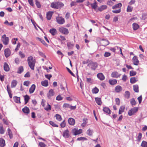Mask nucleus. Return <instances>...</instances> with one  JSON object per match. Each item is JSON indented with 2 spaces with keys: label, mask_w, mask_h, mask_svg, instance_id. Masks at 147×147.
Instances as JSON below:
<instances>
[{
  "label": "nucleus",
  "mask_w": 147,
  "mask_h": 147,
  "mask_svg": "<svg viewBox=\"0 0 147 147\" xmlns=\"http://www.w3.org/2000/svg\"><path fill=\"white\" fill-rule=\"evenodd\" d=\"M27 61L29 66L30 68L33 70L34 69V67L35 63V60L31 56L28 57L27 59Z\"/></svg>",
  "instance_id": "obj_1"
},
{
  "label": "nucleus",
  "mask_w": 147,
  "mask_h": 147,
  "mask_svg": "<svg viewBox=\"0 0 147 147\" xmlns=\"http://www.w3.org/2000/svg\"><path fill=\"white\" fill-rule=\"evenodd\" d=\"M138 110V107H134L129 110L128 111V115L129 116H131L136 113Z\"/></svg>",
  "instance_id": "obj_2"
},
{
  "label": "nucleus",
  "mask_w": 147,
  "mask_h": 147,
  "mask_svg": "<svg viewBox=\"0 0 147 147\" xmlns=\"http://www.w3.org/2000/svg\"><path fill=\"white\" fill-rule=\"evenodd\" d=\"M88 66L91 68L92 70L94 71L98 67V64L96 62H92L88 63Z\"/></svg>",
  "instance_id": "obj_3"
},
{
  "label": "nucleus",
  "mask_w": 147,
  "mask_h": 147,
  "mask_svg": "<svg viewBox=\"0 0 147 147\" xmlns=\"http://www.w3.org/2000/svg\"><path fill=\"white\" fill-rule=\"evenodd\" d=\"M59 30L60 32L65 34H67L69 33L68 29L64 27L59 28Z\"/></svg>",
  "instance_id": "obj_4"
},
{
  "label": "nucleus",
  "mask_w": 147,
  "mask_h": 147,
  "mask_svg": "<svg viewBox=\"0 0 147 147\" xmlns=\"http://www.w3.org/2000/svg\"><path fill=\"white\" fill-rule=\"evenodd\" d=\"M2 41L4 44L5 45H7L9 43V38L8 37H6L5 34H4L2 37Z\"/></svg>",
  "instance_id": "obj_5"
},
{
  "label": "nucleus",
  "mask_w": 147,
  "mask_h": 147,
  "mask_svg": "<svg viewBox=\"0 0 147 147\" xmlns=\"http://www.w3.org/2000/svg\"><path fill=\"white\" fill-rule=\"evenodd\" d=\"M56 21L58 24H62L65 22L64 19L61 17H57L56 18Z\"/></svg>",
  "instance_id": "obj_6"
},
{
  "label": "nucleus",
  "mask_w": 147,
  "mask_h": 147,
  "mask_svg": "<svg viewBox=\"0 0 147 147\" xmlns=\"http://www.w3.org/2000/svg\"><path fill=\"white\" fill-rule=\"evenodd\" d=\"M100 43L102 46L105 47L109 45V42L108 40L104 39L101 40Z\"/></svg>",
  "instance_id": "obj_7"
},
{
  "label": "nucleus",
  "mask_w": 147,
  "mask_h": 147,
  "mask_svg": "<svg viewBox=\"0 0 147 147\" xmlns=\"http://www.w3.org/2000/svg\"><path fill=\"white\" fill-rule=\"evenodd\" d=\"M4 54L6 58L8 57L11 55V52L10 50L8 48L4 50Z\"/></svg>",
  "instance_id": "obj_8"
},
{
  "label": "nucleus",
  "mask_w": 147,
  "mask_h": 147,
  "mask_svg": "<svg viewBox=\"0 0 147 147\" xmlns=\"http://www.w3.org/2000/svg\"><path fill=\"white\" fill-rule=\"evenodd\" d=\"M72 132L75 135H76L80 134L82 132V130L81 129L78 130L76 128H75L72 130Z\"/></svg>",
  "instance_id": "obj_9"
},
{
  "label": "nucleus",
  "mask_w": 147,
  "mask_h": 147,
  "mask_svg": "<svg viewBox=\"0 0 147 147\" xmlns=\"http://www.w3.org/2000/svg\"><path fill=\"white\" fill-rule=\"evenodd\" d=\"M132 60L133 63L134 65H138L139 61L136 56H134L132 59Z\"/></svg>",
  "instance_id": "obj_10"
},
{
  "label": "nucleus",
  "mask_w": 147,
  "mask_h": 147,
  "mask_svg": "<svg viewBox=\"0 0 147 147\" xmlns=\"http://www.w3.org/2000/svg\"><path fill=\"white\" fill-rule=\"evenodd\" d=\"M63 136L65 138H68L69 136V131L68 129L65 130L63 132Z\"/></svg>",
  "instance_id": "obj_11"
},
{
  "label": "nucleus",
  "mask_w": 147,
  "mask_h": 147,
  "mask_svg": "<svg viewBox=\"0 0 147 147\" xmlns=\"http://www.w3.org/2000/svg\"><path fill=\"white\" fill-rule=\"evenodd\" d=\"M54 94V92L52 89H50L47 94V97L49 99H50L51 97L53 96Z\"/></svg>",
  "instance_id": "obj_12"
},
{
  "label": "nucleus",
  "mask_w": 147,
  "mask_h": 147,
  "mask_svg": "<svg viewBox=\"0 0 147 147\" xmlns=\"http://www.w3.org/2000/svg\"><path fill=\"white\" fill-rule=\"evenodd\" d=\"M68 121L69 124L71 125H74L75 123V120L72 118H69Z\"/></svg>",
  "instance_id": "obj_13"
},
{
  "label": "nucleus",
  "mask_w": 147,
  "mask_h": 147,
  "mask_svg": "<svg viewBox=\"0 0 147 147\" xmlns=\"http://www.w3.org/2000/svg\"><path fill=\"white\" fill-rule=\"evenodd\" d=\"M97 76V78L100 80H103L105 79V77L102 73H99L98 74Z\"/></svg>",
  "instance_id": "obj_14"
},
{
  "label": "nucleus",
  "mask_w": 147,
  "mask_h": 147,
  "mask_svg": "<svg viewBox=\"0 0 147 147\" xmlns=\"http://www.w3.org/2000/svg\"><path fill=\"white\" fill-rule=\"evenodd\" d=\"M58 2H53L51 3V7L53 8L57 9L58 7Z\"/></svg>",
  "instance_id": "obj_15"
},
{
  "label": "nucleus",
  "mask_w": 147,
  "mask_h": 147,
  "mask_svg": "<svg viewBox=\"0 0 147 147\" xmlns=\"http://www.w3.org/2000/svg\"><path fill=\"white\" fill-rule=\"evenodd\" d=\"M36 88L35 85L34 84H32L30 88L29 91L30 94L32 93L34 91Z\"/></svg>",
  "instance_id": "obj_16"
},
{
  "label": "nucleus",
  "mask_w": 147,
  "mask_h": 147,
  "mask_svg": "<svg viewBox=\"0 0 147 147\" xmlns=\"http://www.w3.org/2000/svg\"><path fill=\"white\" fill-rule=\"evenodd\" d=\"M121 3H119L113 6L112 7V9H119V8H121Z\"/></svg>",
  "instance_id": "obj_17"
},
{
  "label": "nucleus",
  "mask_w": 147,
  "mask_h": 147,
  "mask_svg": "<svg viewBox=\"0 0 147 147\" xmlns=\"http://www.w3.org/2000/svg\"><path fill=\"white\" fill-rule=\"evenodd\" d=\"M4 69L5 71H8L9 70V66L7 63L5 62L4 63Z\"/></svg>",
  "instance_id": "obj_18"
},
{
  "label": "nucleus",
  "mask_w": 147,
  "mask_h": 147,
  "mask_svg": "<svg viewBox=\"0 0 147 147\" xmlns=\"http://www.w3.org/2000/svg\"><path fill=\"white\" fill-rule=\"evenodd\" d=\"M115 90L117 92H119L122 90V88L120 86L118 85L115 87Z\"/></svg>",
  "instance_id": "obj_19"
},
{
  "label": "nucleus",
  "mask_w": 147,
  "mask_h": 147,
  "mask_svg": "<svg viewBox=\"0 0 147 147\" xmlns=\"http://www.w3.org/2000/svg\"><path fill=\"white\" fill-rule=\"evenodd\" d=\"M53 12L49 11L47 14V18L48 20H50L53 13Z\"/></svg>",
  "instance_id": "obj_20"
},
{
  "label": "nucleus",
  "mask_w": 147,
  "mask_h": 147,
  "mask_svg": "<svg viewBox=\"0 0 147 147\" xmlns=\"http://www.w3.org/2000/svg\"><path fill=\"white\" fill-rule=\"evenodd\" d=\"M14 101L15 102L18 103H20V98L16 96H15L13 97Z\"/></svg>",
  "instance_id": "obj_21"
},
{
  "label": "nucleus",
  "mask_w": 147,
  "mask_h": 147,
  "mask_svg": "<svg viewBox=\"0 0 147 147\" xmlns=\"http://www.w3.org/2000/svg\"><path fill=\"white\" fill-rule=\"evenodd\" d=\"M125 109V107L124 106H121L119 109V115L121 114L124 112Z\"/></svg>",
  "instance_id": "obj_22"
},
{
  "label": "nucleus",
  "mask_w": 147,
  "mask_h": 147,
  "mask_svg": "<svg viewBox=\"0 0 147 147\" xmlns=\"http://www.w3.org/2000/svg\"><path fill=\"white\" fill-rule=\"evenodd\" d=\"M103 111L109 114H111V110L109 109L108 107H104L103 109Z\"/></svg>",
  "instance_id": "obj_23"
},
{
  "label": "nucleus",
  "mask_w": 147,
  "mask_h": 147,
  "mask_svg": "<svg viewBox=\"0 0 147 147\" xmlns=\"http://www.w3.org/2000/svg\"><path fill=\"white\" fill-rule=\"evenodd\" d=\"M23 112L25 113L28 114L29 113V108L27 107H25L22 109Z\"/></svg>",
  "instance_id": "obj_24"
},
{
  "label": "nucleus",
  "mask_w": 147,
  "mask_h": 147,
  "mask_svg": "<svg viewBox=\"0 0 147 147\" xmlns=\"http://www.w3.org/2000/svg\"><path fill=\"white\" fill-rule=\"evenodd\" d=\"M138 81V79L136 77H132L131 78L130 82L131 84H134Z\"/></svg>",
  "instance_id": "obj_25"
},
{
  "label": "nucleus",
  "mask_w": 147,
  "mask_h": 147,
  "mask_svg": "<svg viewBox=\"0 0 147 147\" xmlns=\"http://www.w3.org/2000/svg\"><path fill=\"white\" fill-rule=\"evenodd\" d=\"M49 32L53 35H55L57 33V30L55 28L50 29Z\"/></svg>",
  "instance_id": "obj_26"
},
{
  "label": "nucleus",
  "mask_w": 147,
  "mask_h": 147,
  "mask_svg": "<svg viewBox=\"0 0 147 147\" xmlns=\"http://www.w3.org/2000/svg\"><path fill=\"white\" fill-rule=\"evenodd\" d=\"M107 8V5H103L99 7L98 8V10L100 11H102L103 10L106 9Z\"/></svg>",
  "instance_id": "obj_27"
},
{
  "label": "nucleus",
  "mask_w": 147,
  "mask_h": 147,
  "mask_svg": "<svg viewBox=\"0 0 147 147\" xmlns=\"http://www.w3.org/2000/svg\"><path fill=\"white\" fill-rule=\"evenodd\" d=\"M109 84L111 85H114L117 83V80L116 79L110 80H109Z\"/></svg>",
  "instance_id": "obj_28"
},
{
  "label": "nucleus",
  "mask_w": 147,
  "mask_h": 147,
  "mask_svg": "<svg viewBox=\"0 0 147 147\" xmlns=\"http://www.w3.org/2000/svg\"><path fill=\"white\" fill-rule=\"evenodd\" d=\"M96 103L98 105H101L102 104V102L101 98H95Z\"/></svg>",
  "instance_id": "obj_29"
},
{
  "label": "nucleus",
  "mask_w": 147,
  "mask_h": 147,
  "mask_svg": "<svg viewBox=\"0 0 147 147\" xmlns=\"http://www.w3.org/2000/svg\"><path fill=\"white\" fill-rule=\"evenodd\" d=\"M133 29L134 30H137L139 28V25L137 24L134 23L132 24Z\"/></svg>",
  "instance_id": "obj_30"
},
{
  "label": "nucleus",
  "mask_w": 147,
  "mask_h": 147,
  "mask_svg": "<svg viewBox=\"0 0 147 147\" xmlns=\"http://www.w3.org/2000/svg\"><path fill=\"white\" fill-rule=\"evenodd\" d=\"M17 84V81L16 80H13L12 81L11 83V87L13 88L16 86Z\"/></svg>",
  "instance_id": "obj_31"
},
{
  "label": "nucleus",
  "mask_w": 147,
  "mask_h": 147,
  "mask_svg": "<svg viewBox=\"0 0 147 147\" xmlns=\"http://www.w3.org/2000/svg\"><path fill=\"white\" fill-rule=\"evenodd\" d=\"M5 145V141L2 138L0 139V146L4 147Z\"/></svg>",
  "instance_id": "obj_32"
},
{
  "label": "nucleus",
  "mask_w": 147,
  "mask_h": 147,
  "mask_svg": "<svg viewBox=\"0 0 147 147\" xmlns=\"http://www.w3.org/2000/svg\"><path fill=\"white\" fill-rule=\"evenodd\" d=\"M42 85L44 86H47L48 85V82L47 80H45L41 82Z\"/></svg>",
  "instance_id": "obj_33"
},
{
  "label": "nucleus",
  "mask_w": 147,
  "mask_h": 147,
  "mask_svg": "<svg viewBox=\"0 0 147 147\" xmlns=\"http://www.w3.org/2000/svg\"><path fill=\"white\" fill-rule=\"evenodd\" d=\"M138 86L137 85H135L133 86V89L134 91L136 92H139Z\"/></svg>",
  "instance_id": "obj_34"
},
{
  "label": "nucleus",
  "mask_w": 147,
  "mask_h": 147,
  "mask_svg": "<svg viewBox=\"0 0 147 147\" xmlns=\"http://www.w3.org/2000/svg\"><path fill=\"white\" fill-rule=\"evenodd\" d=\"M118 73L117 72H113L111 74V76L113 78H117L118 77Z\"/></svg>",
  "instance_id": "obj_35"
},
{
  "label": "nucleus",
  "mask_w": 147,
  "mask_h": 147,
  "mask_svg": "<svg viewBox=\"0 0 147 147\" xmlns=\"http://www.w3.org/2000/svg\"><path fill=\"white\" fill-rule=\"evenodd\" d=\"M24 98L25 104H26L28 101V100L30 99V97L27 95L24 96Z\"/></svg>",
  "instance_id": "obj_36"
},
{
  "label": "nucleus",
  "mask_w": 147,
  "mask_h": 147,
  "mask_svg": "<svg viewBox=\"0 0 147 147\" xmlns=\"http://www.w3.org/2000/svg\"><path fill=\"white\" fill-rule=\"evenodd\" d=\"M23 70L24 68L23 67L21 66L18 68L17 73L19 74H21L23 71Z\"/></svg>",
  "instance_id": "obj_37"
},
{
  "label": "nucleus",
  "mask_w": 147,
  "mask_h": 147,
  "mask_svg": "<svg viewBox=\"0 0 147 147\" xmlns=\"http://www.w3.org/2000/svg\"><path fill=\"white\" fill-rule=\"evenodd\" d=\"M7 131L8 133V134L9 136V138L10 139L12 138H13V135L10 129L8 128L7 129Z\"/></svg>",
  "instance_id": "obj_38"
},
{
  "label": "nucleus",
  "mask_w": 147,
  "mask_h": 147,
  "mask_svg": "<svg viewBox=\"0 0 147 147\" xmlns=\"http://www.w3.org/2000/svg\"><path fill=\"white\" fill-rule=\"evenodd\" d=\"M130 103L132 106L135 105L136 104V102L134 99V98H132L131 100Z\"/></svg>",
  "instance_id": "obj_39"
},
{
  "label": "nucleus",
  "mask_w": 147,
  "mask_h": 147,
  "mask_svg": "<svg viewBox=\"0 0 147 147\" xmlns=\"http://www.w3.org/2000/svg\"><path fill=\"white\" fill-rule=\"evenodd\" d=\"M142 147H147V142L143 141L141 145Z\"/></svg>",
  "instance_id": "obj_40"
},
{
  "label": "nucleus",
  "mask_w": 147,
  "mask_h": 147,
  "mask_svg": "<svg viewBox=\"0 0 147 147\" xmlns=\"http://www.w3.org/2000/svg\"><path fill=\"white\" fill-rule=\"evenodd\" d=\"M44 109L47 111L51 110V106L48 103L47 105L44 108Z\"/></svg>",
  "instance_id": "obj_41"
},
{
  "label": "nucleus",
  "mask_w": 147,
  "mask_h": 147,
  "mask_svg": "<svg viewBox=\"0 0 147 147\" xmlns=\"http://www.w3.org/2000/svg\"><path fill=\"white\" fill-rule=\"evenodd\" d=\"M130 92L127 91H126L125 92V96L127 98H129L130 97Z\"/></svg>",
  "instance_id": "obj_42"
},
{
  "label": "nucleus",
  "mask_w": 147,
  "mask_h": 147,
  "mask_svg": "<svg viewBox=\"0 0 147 147\" xmlns=\"http://www.w3.org/2000/svg\"><path fill=\"white\" fill-rule=\"evenodd\" d=\"M71 105L67 103H64L63 106V107L64 108H69L70 109Z\"/></svg>",
  "instance_id": "obj_43"
},
{
  "label": "nucleus",
  "mask_w": 147,
  "mask_h": 147,
  "mask_svg": "<svg viewBox=\"0 0 147 147\" xmlns=\"http://www.w3.org/2000/svg\"><path fill=\"white\" fill-rule=\"evenodd\" d=\"M56 119L59 121H60L62 120L61 116L59 114H56L55 115Z\"/></svg>",
  "instance_id": "obj_44"
},
{
  "label": "nucleus",
  "mask_w": 147,
  "mask_h": 147,
  "mask_svg": "<svg viewBox=\"0 0 147 147\" xmlns=\"http://www.w3.org/2000/svg\"><path fill=\"white\" fill-rule=\"evenodd\" d=\"M142 137V134L141 133H139L138 134V136L137 137V140L138 142H139L141 140Z\"/></svg>",
  "instance_id": "obj_45"
},
{
  "label": "nucleus",
  "mask_w": 147,
  "mask_h": 147,
  "mask_svg": "<svg viewBox=\"0 0 147 147\" xmlns=\"http://www.w3.org/2000/svg\"><path fill=\"white\" fill-rule=\"evenodd\" d=\"M133 9V7L131 6L128 5L127 6V12H131Z\"/></svg>",
  "instance_id": "obj_46"
},
{
  "label": "nucleus",
  "mask_w": 147,
  "mask_h": 147,
  "mask_svg": "<svg viewBox=\"0 0 147 147\" xmlns=\"http://www.w3.org/2000/svg\"><path fill=\"white\" fill-rule=\"evenodd\" d=\"M93 132V131L92 130L88 129L87 131V134L89 136H91Z\"/></svg>",
  "instance_id": "obj_47"
},
{
  "label": "nucleus",
  "mask_w": 147,
  "mask_h": 147,
  "mask_svg": "<svg viewBox=\"0 0 147 147\" xmlns=\"http://www.w3.org/2000/svg\"><path fill=\"white\" fill-rule=\"evenodd\" d=\"M91 5L92 7L95 9H96L97 7V3L96 2L91 4Z\"/></svg>",
  "instance_id": "obj_48"
},
{
  "label": "nucleus",
  "mask_w": 147,
  "mask_h": 147,
  "mask_svg": "<svg viewBox=\"0 0 147 147\" xmlns=\"http://www.w3.org/2000/svg\"><path fill=\"white\" fill-rule=\"evenodd\" d=\"M87 138L85 137H81L80 138H77V140L78 141H84L86 140H87Z\"/></svg>",
  "instance_id": "obj_49"
},
{
  "label": "nucleus",
  "mask_w": 147,
  "mask_h": 147,
  "mask_svg": "<svg viewBox=\"0 0 147 147\" xmlns=\"http://www.w3.org/2000/svg\"><path fill=\"white\" fill-rule=\"evenodd\" d=\"M99 90L96 87L94 88L92 90V92L93 93L96 94L98 92Z\"/></svg>",
  "instance_id": "obj_50"
},
{
  "label": "nucleus",
  "mask_w": 147,
  "mask_h": 147,
  "mask_svg": "<svg viewBox=\"0 0 147 147\" xmlns=\"http://www.w3.org/2000/svg\"><path fill=\"white\" fill-rule=\"evenodd\" d=\"M35 4L38 8H40L41 7V5L39 2L38 0H35Z\"/></svg>",
  "instance_id": "obj_51"
},
{
  "label": "nucleus",
  "mask_w": 147,
  "mask_h": 147,
  "mask_svg": "<svg viewBox=\"0 0 147 147\" xmlns=\"http://www.w3.org/2000/svg\"><path fill=\"white\" fill-rule=\"evenodd\" d=\"M49 123L53 127H58V125H56L55 123L53 121H49Z\"/></svg>",
  "instance_id": "obj_52"
},
{
  "label": "nucleus",
  "mask_w": 147,
  "mask_h": 147,
  "mask_svg": "<svg viewBox=\"0 0 147 147\" xmlns=\"http://www.w3.org/2000/svg\"><path fill=\"white\" fill-rule=\"evenodd\" d=\"M121 11V8H119V9L116 10H113L112 11V12L115 13H119Z\"/></svg>",
  "instance_id": "obj_53"
},
{
  "label": "nucleus",
  "mask_w": 147,
  "mask_h": 147,
  "mask_svg": "<svg viewBox=\"0 0 147 147\" xmlns=\"http://www.w3.org/2000/svg\"><path fill=\"white\" fill-rule=\"evenodd\" d=\"M19 55L21 58H24L25 57L24 54L21 51L19 52Z\"/></svg>",
  "instance_id": "obj_54"
},
{
  "label": "nucleus",
  "mask_w": 147,
  "mask_h": 147,
  "mask_svg": "<svg viewBox=\"0 0 147 147\" xmlns=\"http://www.w3.org/2000/svg\"><path fill=\"white\" fill-rule=\"evenodd\" d=\"M136 74V72L134 71H131L130 72V76H133L135 75Z\"/></svg>",
  "instance_id": "obj_55"
},
{
  "label": "nucleus",
  "mask_w": 147,
  "mask_h": 147,
  "mask_svg": "<svg viewBox=\"0 0 147 147\" xmlns=\"http://www.w3.org/2000/svg\"><path fill=\"white\" fill-rule=\"evenodd\" d=\"M30 84V82L29 81H25L24 82V85L26 86H28Z\"/></svg>",
  "instance_id": "obj_56"
},
{
  "label": "nucleus",
  "mask_w": 147,
  "mask_h": 147,
  "mask_svg": "<svg viewBox=\"0 0 147 147\" xmlns=\"http://www.w3.org/2000/svg\"><path fill=\"white\" fill-rule=\"evenodd\" d=\"M63 98L62 97L61 95H58L56 98V100H62Z\"/></svg>",
  "instance_id": "obj_57"
},
{
  "label": "nucleus",
  "mask_w": 147,
  "mask_h": 147,
  "mask_svg": "<svg viewBox=\"0 0 147 147\" xmlns=\"http://www.w3.org/2000/svg\"><path fill=\"white\" fill-rule=\"evenodd\" d=\"M7 90L10 98H11V97L10 96V95L11 94V91L8 87V85L7 86Z\"/></svg>",
  "instance_id": "obj_58"
},
{
  "label": "nucleus",
  "mask_w": 147,
  "mask_h": 147,
  "mask_svg": "<svg viewBox=\"0 0 147 147\" xmlns=\"http://www.w3.org/2000/svg\"><path fill=\"white\" fill-rule=\"evenodd\" d=\"M38 53L39 54L40 56H41V57H42L44 58H46V56L45 55V54L44 53H42L41 52L39 51L38 52Z\"/></svg>",
  "instance_id": "obj_59"
},
{
  "label": "nucleus",
  "mask_w": 147,
  "mask_h": 147,
  "mask_svg": "<svg viewBox=\"0 0 147 147\" xmlns=\"http://www.w3.org/2000/svg\"><path fill=\"white\" fill-rule=\"evenodd\" d=\"M60 126L62 128H63L65 126V120H64L60 124Z\"/></svg>",
  "instance_id": "obj_60"
},
{
  "label": "nucleus",
  "mask_w": 147,
  "mask_h": 147,
  "mask_svg": "<svg viewBox=\"0 0 147 147\" xmlns=\"http://www.w3.org/2000/svg\"><path fill=\"white\" fill-rule=\"evenodd\" d=\"M0 132L1 134H3L4 133V130L3 129L2 126L1 125H0Z\"/></svg>",
  "instance_id": "obj_61"
},
{
  "label": "nucleus",
  "mask_w": 147,
  "mask_h": 147,
  "mask_svg": "<svg viewBox=\"0 0 147 147\" xmlns=\"http://www.w3.org/2000/svg\"><path fill=\"white\" fill-rule=\"evenodd\" d=\"M111 55V53L108 52H106L105 53L104 56L105 57H107L110 56Z\"/></svg>",
  "instance_id": "obj_62"
},
{
  "label": "nucleus",
  "mask_w": 147,
  "mask_h": 147,
  "mask_svg": "<svg viewBox=\"0 0 147 147\" xmlns=\"http://www.w3.org/2000/svg\"><path fill=\"white\" fill-rule=\"evenodd\" d=\"M116 104L117 105H119L120 103V100L119 98H116L115 99Z\"/></svg>",
  "instance_id": "obj_63"
},
{
  "label": "nucleus",
  "mask_w": 147,
  "mask_h": 147,
  "mask_svg": "<svg viewBox=\"0 0 147 147\" xmlns=\"http://www.w3.org/2000/svg\"><path fill=\"white\" fill-rule=\"evenodd\" d=\"M39 145L41 147H45L46 146V145L44 143L42 142H40Z\"/></svg>",
  "instance_id": "obj_64"
}]
</instances>
